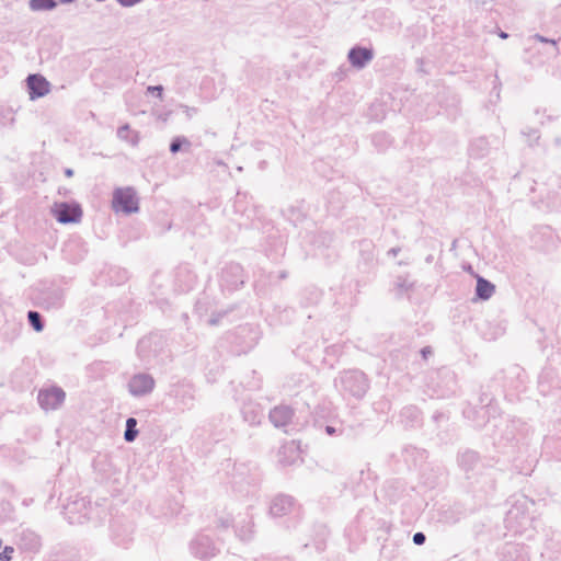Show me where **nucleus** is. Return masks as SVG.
<instances>
[{
    "label": "nucleus",
    "mask_w": 561,
    "mask_h": 561,
    "mask_svg": "<svg viewBox=\"0 0 561 561\" xmlns=\"http://www.w3.org/2000/svg\"><path fill=\"white\" fill-rule=\"evenodd\" d=\"M112 208L118 213H135L138 210V199L131 187H118L113 193Z\"/></svg>",
    "instance_id": "nucleus-1"
},
{
    "label": "nucleus",
    "mask_w": 561,
    "mask_h": 561,
    "mask_svg": "<svg viewBox=\"0 0 561 561\" xmlns=\"http://www.w3.org/2000/svg\"><path fill=\"white\" fill-rule=\"evenodd\" d=\"M53 214L61 224L78 222L82 216V210L77 204L59 203L55 204Z\"/></svg>",
    "instance_id": "nucleus-2"
},
{
    "label": "nucleus",
    "mask_w": 561,
    "mask_h": 561,
    "mask_svg": "<svg viewBox=\"0 0 561 561\" xmlns=\"http://www.w3.org/2000/svg\"><path fill=\"white\" fill-rule=\"evenodd\" d=\"M65 397L66 394L60 388L51 387L39 392L38 401L43 409L55 410L61 405Z\"/></svg>",
    "instance_id": "nucleus-3"
},
{
    "label": "nucleus",
    "mask_w": 561,
    "mask_h": 561,
    "mask_svg": "<svg viewBox=\"0 0 561 561\" xmlns=\"http://www.w3.org/2000/svg\"><path fill=\"white\" fill-rule=\"evenodd\" d=\"M27 87L32 100L42 98L49 92V82L39 75H31L27 78Z\"/></svg>",
    "instance_id": "nucleus-4"
},
{
    "label": "nucleus",
    "mask_w": 561,
    "mask_h": 561,
    "mask_svg": "<svg viewBox=\"0 0 561 561\" xmlns=\"http://www.w3.org/2000/svg\"><path fill=\"white\" fill-rule=\"evenodd\" d=\"M293 410L288 407H276L270 413V419L276 427H284L293 420Z\"/></svg>",
    "instance_id": "nucleus-5"
},
{
    "label": "nucleus",
    "mask_w": 561,
    "mask_h": 561,
    "mask_svg": "<svg viewBox=\"0 0 561 561\" xmlns=\"http://www.w3.org/2000/svg\"><path fill=\"white\" fill-rule=\"evenodd\" d=\"M129 388L134 394H142L153 388V380L144 375L135 376L129 383Z\"/></svg>",
    "instance_id": "nucleus-6"
},
{
    "label": "nucleus",
    "mask_w": 561,
    "mask_h": 561,
    "mask_svg": "<svg viewBox=\"0 0 561 561\" xmlns=\"http://www.w3.org/2000/svg\"><path fill=\"white\" fill-rule=\"evenodd\" d=\"M371 57L373 53L366 48H354L348 54L350 61L355 67H363Z\"/></svg>",
    "instance_id": "nucleus-7"
},
{
    "label": "nucleus",
    "mask_w": 561,
    "mask_h": 561,
    "mask_svg": "<svg viewBox=\"0 0 561 561\" xmlns=\"http://www.w3.org/2000/svg\"><path fill=\"white\" fill-rule=\"evenodd\" d=\"M494 285L482 277L477 279V295L481 299H489L494 293Z\"/></svg>",
    "instance_id": "nucleus-8"
},
{
    "label": "nucleus",
    "mask_w": 561,
    "mask_h": 561,
    "mask_svg": "<svg viewBox=\"0 0 561 561\" xmlns=\"http://www.w3.org/2000/svg\"><path fill=\"white\" fill-rule=\"evenodd\" d=\"M56 7L54 0H30V8L32 11H48Z\"/></svg>",
    "instance_id": "nucleus-9"
},
{
    "label": "nucleus",
    "mask_w": 561,
    "mask_h": 561,
    "mask_svg": "<svg viewBox=\"0 0 561 561\" xmlns=\"http://www.w3.org/2000/svg\"><path fill=\"white\" fill-rule=\"evenodd\" d=\"M136 425H137V421L134 417H129L127 420V422H126L127 428L125 432V439L127 442H133L136 438V436L138 434V432L135 430Z\"/></svg>",
    "instance_id": "nucleus-10"
},
{
    "label": "nucleus",
    "mask_w": 561,
    "mask_h": 561,
    "mask_svg": "<svg viewBox=\"0 0 561 561\" xmlns=\"http://www.w3.org/2000/svg\"><path fill=\"white\" fill-rule=\"evenodd\" d=\"M28 320H30V322L33 325L35 331L39 332V331L43 330V324L41 322V317H39L38 312L30 311L28 312Z\"/></svg>",
    "instance_id": "nucleus-11"
},
{
    "label": "nucleus",
    "mask_w": 561,
    "mask_h": 561,
    "mask_svg": "<svg viewBox=\"0 0 561 561\" xmlns=\"http://www.w3.org/2000/svg\"><path fill=\"white\" fill-rule=\"evenodd\" d=\"M13 551L14 550L12 547H5L4 550L0 553V560L10 561L12 559Z\"/></svg>",
    "instance_id": "nucleus-12"
},
{
    "label": "nucleus",
    "mask_w": 561,
    "mask_h": 561,
    "mask_svg": "<svg viewBox=\"0 0 561 561\" xmlns=\"http://www.w3.org/2000/svg\"><path fill=\"white\" fill-rule=\"evenodd\" d=\"M181 146H182V141L180 139H175V140L172 141L170 150L173 153H175V152H178L180 150Z\"/></svg>",
    "instance_id": "nucleus-13"
},
{
    "label": "nucleus",
    "mask_w": 561,
    "mask_h": 561,
    "mask_svg": "<svg viewBox=\"0 0 561 561\" xmlns=\"http://www.w3.org/2000/svg\"><path fill=\"white\" fill-rule=\"evenodd\" d=\"M413 541H414L416 545H422V543H424V541H425V536H424V534H422V533H416V534L413 536Z\"/></svg>",
    "instance_id": "nucleus-14"
},
{
    "label": "nucleus",
    "mask_w": 561,
    "mask_h": 561,
    "mask_svg": "<svg viewBox=\"0 0 561 561\" xmlns=\"http://www.w3.org/2000/svg\"><path fill=\"white\" fill-rule=\"evenodd\" d=\"M119 2V4H122L123 7H131L138 2H140L141 0H117Z\"/></svg>",
    "instance_id": "nucleus-15"
},
{
    "label": "nucleus",
    "mask_w": 561,
    "mask_h": 561,
    "mask_svg": "<svg viewBox=\"0 0 561 561\" xmlns=\"http://www.w3.org/2000/svg\"><path fill=\"white\" fill-rule=\"evenodd\" d=\"M149 90H154V92H161L162 91V88L160 87H150Z\"/></svg>",
    "instance_id": "nucleus-16"
},
{
    "label": "nucleus",
    "mask_w": 561,
    "mask_h": 561,
    "mask_svg": "<svg viewBox=\"0 0 561 561\" xmlns=\"http://www.w3.org/2000/svg\"><path fill=\"white\" fill-rule=\"evenodd\" d=\"M149 90H154V92H161L162 91V88L160 87H150Z\"/></svg>",
    "instance_id": "nucleus-17"
},
{
    "label": "nucleus",
    "mask_w": 561,
    "mask_h": 561,
    "mask_svg": "<svg viewBox=\"0 0 561 561\" xmlns=\"http://www.w3.org/2000/svg\"><path fill=\"white\" fill-rule=\"evenodd\" d=\"M327 432H328L329 434H333V433H334V428H333V427L328 426V427H327Z\"/></svg>",
    "instance_id": "nucleus-18"
},
{
    "label": "nucleus",
    "mask_w": 561,
    "mask_h": 561,
    "mask_svg": "<svg viewBox=\"0 0 561 561\" xmlns=\"http://www.w3.org/2000/svg\"><path fill=\"white\" fill-rule=\"evenodd\" d=\"M66 174H67V176H71L72 175V171L71 170H67Z\"/></svg>",
    "instance_id": "nucleus-19"
}]
</instances>
